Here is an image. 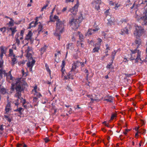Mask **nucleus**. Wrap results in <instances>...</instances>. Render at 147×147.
I'll return each instance as SVG.
<instances>
[{"label": "nucleus", "instance_id": "35", "mask_svg": "<svg viewBox=\"0 0 147 147\" xmlns=\"http://www.w3.org/2000/svg\"><path fill=\"white\" fill-rule=\"evenodd\" d=\"M6 28L5 27H3L0 28V31L2 32L3 34L6 31Z\"/></svg>", "mask_w": 147, "mask_h": 147}, {"label": "nucleus", "instance_id": "47", "mask_svg": "<svg viewBox=\"0 0 147 147\" xmlns=\"http://www.w3.org/2000/svg\"><path fill=\"white\" fill-rule=\"evenodd\" d=\"M100 29V28L98 26H96L95 27V28L94 29H93V30L94 31V32H96L98 31Z\"/></svg>", "mask_w": 147, "mask_h": 147}, {"label": "nucleus", "instance_id": "54", "mask_svg": "<svg viewBox=\"0 0 147 147\" xmlns=\"http://www.w3.org/2000/svg\"><path fill=\"white\" fill-rule=\"evenodd\" d=\"M61 33H59L58 34H56V32H55V36H58V37H57V39L59 40L60 39V34H61Z\"/></svg>", "mask_w": 147, "mask_h": 147}, {"label": "nucleus", "instance_id": "20", "mask_svg": "<svg viewBox=\"0 0 147 147\" xmlns=\"http://www.w3.org/2000/svg\"><path fill=\"white\" fill-rule=\"evenodd\" d=\"M6 92L5 89L3 88L1 85H0V94H5Z\"/></svg>", "mask_w": 147, "mask_h": 147}, {"label": "nucleus", "instance_id": "23", "mask_svg": "<svg viewBox=\"0 0 147 147\" xmlns=\"http://www.w3.org/2000/svg\"><path fill=\"white\" fill-rule=\"evenodd\" d=\"M47 47L46 45H45L41 48L40 50V51L41 52V54H42L45 51Z\"/></svg>", "mask_w": 147, "mask_h": 147}, {"label": "nucleus", "instance_id": "25", "mask_svg": "<svg viewBox=\"0 0 147 147\" xmlns=\"http://www.w3.org/2000/svg\"><path fill=\"white\" fill-rule=\"evenodd\" d=\"M10 21L9 22L8 24L9 26H13L14 24V20L12 18H10Z\"/></svg>", "mask_w": 147, "mask_h": 147}, {"label": "nucleus", "instance_id": "11", "mask_svg": "<svg viewBox=\"0 0 147 147\" xmlns=\"http://www.w3.org/2000/svg\"><path fill=\"white\" fill-rule=\"evenodd\" d=\"M77 46L78 47H81V48H84V40L82 39L81 41H78Z\"/></svg>", "mask_w": 147, "mask_h": 147}, {"label": "nucleus", "instance_id": "12", "mask_svg": "<svg viewBox=\"0 0 147 147\" xmlns=\"http://www.w3.org/2000/svg\"><path fill=\"white\" fill-rule=\"evenodd\" d=\"M71 71H70L69 72L68 74H67V76L66 75L64 76L62 78L64 80H66L68 79H73V78L72 76L71 75Z\"/></svg>", "mask_w": 147, "mask_h": 147}, {"label": "nucleus", "instance_id": "29", "mask_svg": "<svg viewBox=\"0 0 147 147\" xmlns=\"http://www.w3.org/2000/svg\"><path fill=\"white\" fill-rule=\"evenodd\" d=\"M7 76V80L8 79H10L11 80H13V78L12 77L11 74H6Z\"/></svg>", "mask_w": 147, "mask_h": 147}, {"label": "nucleus", "instance_id": "33", "mask_svg": "<svg viewBox=\"0 0 147 147\" xmlns=\"http://www.w3.org/2000/svg\"><path fill=\"white\" fill-rule=\"evenodd\" d=\"M100 48V46L96 47L93 50V52L94 53L98 52Z\"/></svg>", "mask_w": 147, "mask_h": 147}, {"label": "nucleus", "instance_id": "55", "mask_svg": "<svg viewBox=\"0 0 147 147\" xmlns=\"http://www.w3.org/2000/svg\"><path fill=\"white\" fill-rule=\"evenodd\" d=\"M21 21L18 20L14 22V24L18 25L20 24L21 23Z\"/></svg>", "mask_w": 147, "mask_h": 147}, {"label": "nucleus", "instance_id": "27", "mask_svg": "<svg viewBox=\"0 0 147 147\" xmlns=\"http://www.w3.org/2000/svg\"><path fill=\"white\" fill-rule=\"evenodd\" d=\"M42 26L41 25H39L38 27L37 30L38 34H40L41 32H42Z\"/></svg>", "mask_w": 147, "mask_h": 147}, {"label": "nucleus", "instance_id": "9", "mask_svg": "<svg viewBox=\"0 0 147 147\" xmlns=\"http://www.w3.org/2000/svg\"><path fill=\"white\" fill-rule=\"evenodd\" d=\"M101 2V0H94L92 3V7L96 10H98L100 9Z\"/></svg>", "mask_w": 147, "mask_h": 147}, {"label": "nucleus", "instance_id": "61", "mask_svg": "<svg viewBox=\"0 0 147 147\" xmlns=\"http://www.w3.org/2000/svg\"><path fill=\"white\" fill-rule=\"evenodd\" d=\"M129 131V129H125V131L124 132V134L126 135L127 134V132Z\"/></svg>", "mask_w": 147, "mask_h": 147}, {"label": "nucleus", "instance_id": "18", "mask_svg": "<svg viewBox=\"0 0 147 147\" xmlns=\"http://www.w3.org/2000/svg\"><path fill=\"white\" fill-rule=\"evenodd\" d=\"M38 24L37 23V21H36V22L33 21L29 25V27L28 28L30 29L31 28L33 27H35Z\"/></svg>", "mask_w": 147, "mask_h": 147}, {"label": "nucleus", "instance_id": "32", "mask_svg": "<svg viewBox=\"0 0 147 147\" xmlns=\"http://www.w3.org/2000/svg\"><path fill=\"white\" fill-rule=\"evenodd\" d=\"M77 36L79 37L80 41L82 40V39L83 40V35L82 34H80V32H78Z\"/></svg>", "mask_w": 147, "mask_h": 147}, {"label": "nucleus", "instance_id": "37", "mask_svg": "<svg viewBox=\"0 0 147 147\" xmlns=\"http://www.w3.org/2000/svg\"><path fill=\"white\" fill-rule=\"evenodd\" d=\"M117 53V51H114L113 52H112L111 56L112 58V59L113 60L115 58V57L116 55V54Z\"/></svg>", "mask_w": 147, "mask_h": 147}, {"label": "nucleus", "instance_id": "44", "mask_svg": "<svg viewBox=\"0 0 147 147\" xmlns=\"http://www.w3.org/2000/svg\"><path fill=\"white\" fill-rule=\"evenodd\" d=\"M3 59L0 60V68H2L3 66Z\"/></svg>", "mask_w": 147, "mask_h": 147}, {"label": "nucleus", "instance_id": "17", "mask_svg": "<svg viewBox=\"0 0 147 147\" xmlns=\"http://www.w3.org/2000/svg\"><path fill=\"white\" fill-rule=\"evenodd\" d=\"M136 39L135 41V43L137 45V48H138L141 44V40L140 39L138 38Z\"/></svg>", "mask_w": 147, "mask_h": 147}, {"label": "nucleus", "instance_id": "36", "mask_svg": "<svg viewBox=\"0 0 147 147\" xmlns=\"http://www.w3.org/2000/svg\"><path fill=\"white\" fill-rule=\"evenodd\" d=\"M94 33V31L93 29H90L88 30V31L87 32L88 34L91 35Z\"/></svg>", "mask_w": 147, "mask_h": 147}, {"label": "nucleus", "instance_id": "19", "mask_svg": "<svg viewBox=\"0 0 147 147\" xmlns=\"http://www.w3.org/2000/svg\"><path fill=\"white\" fill-rule=\"evenodd\" d=\"M106 97L108 98L105 99L104 100L111 102H113V100L114 99V98L113 97H112L111 96H107Z\"/></svg>", "mask_w": 147, "mask_h": 147}, {"label": "nucleus", "instance_id": "50", "mask_svg": "<svg viewBox=\"0 0 147 147\" xmlns=\"http://www.w3.org/2000/svg\"><path fill=\"white\" fill-rule=\"evenodd\" d=\"M109 10L108 9L107 10L105 11V16H107L109 15Z\"/></svg>", "mask_w": 147, "mask_h": 147}, {"label": "nucleus", "instance_id": "59", "mask_svg": "<svg viewBox=\"0 0 147 147\" xmlns=\"http://www.w3.org/2000/svg\"><path fill=\"white\" fill-rule=\"evenodd\" d=\"M4 54L1 53L0 55V57L1 58V59H3V55Z\"/></svg>", "mask_w": 147, "mask_h": 147}, {"label": "nucleus", "instance_id": "2", "mask_svg": "<svg viewBox=\"0 0 147 147\" xmlns=\"http://www.w3.org/2000/svg\"><path fill=\"white\" fill-rule=\"evenodd\" d=\"M22 51H24L26 54V57L29 60L28 62L26 63L27 66L29 68L30 71L32 72V68L34 66L35 61L32 57L31 53H32V49L31 47L25 45L22 49Z\"/></svg>", "mask_w": 147, "mask_h": 147}, {"label": "nucleus", "instance_id": "22", "mask_svg": "<svg viewBox=\"0 0 147 147\" xmlns=\"http://www.w3.org/2000/svg\"><path fill=\"white\" fill-rule=\"evenodd\" d=\"M16 26H14L13 27H11L9 28V30H10L12 32V34L13 35L17 31L16 30Z\"/></svg>", "mask_w": 147, "mask_h": 147}, {"label": "nucleus", "instance_id": "7", "mask_svg": "<svg viewBox=\"0 0 147 147\" xmlns=\"http://www.w3.org/2000/svg\"><path fill=\"white\" fill-rule=\"evenodd\" d=\"M32 93L34 94V96L33 99L34 102H36L38 98L40 97L41 96V94L38 92L37 87L36 86H35L34 88V89L32 91Z\"/></svg>", "mask_w": 147, "mask_h": 147}, {"label": "nucleus", "instance_id": "30", "mask_svg": "<svg viewBox=\"0 0 147 147\" xmlns=\"http://www.w3.org/2000/svg\"><path fill=\"white\" fill-rule=\"evenodd\" d=\"M144 15L140 17V16L137 14V12H136V14L135 15L134 17L138 20H141L142 21V20H141L140 18L141 17H142Z\"/></svg>", "mask_w": 147, "mask_h": 147}, {"label": "nucleus", "instance_id": "13", "mask_svg": "<svg viewBox=\"0 0 147 147\" xmlns=\"http://www.w3.org/2000/svg\"><path fill=\"white\" fill-rule=\"evenodd\" d=\"M32 33L31 31H29L26 35V37L25 38V40L28 41L30 40L31 39L32 36Z\"/></svg>", "mask_w": 147, "mask_h": 147}, {"label": "nucleus", "instance_id": "28", "mask_svg": "<svg viewBox=\"0 0 147 147\" xmlns=\"http://www.w3.org/2000/svg\"><path fill=\"white\" fill-rule=\"evenodd\" d=\"M6 74L5 73V71L3 69H0V76H1L3 75H6Z\"/></svg>", "mask_w": 147, "mask_h": 147}, {"label": "nucleus", "instance_id": "62", "mask_svg": "<svg viewBox=\"0 0 147 147\" xmlns=\"http://www.w3.org/2000/svg\"><path fill=\"white\" fill-rule=\"evenodd\" d=\"M16 42H17L18 44H19L20 42V41L19 39L18 38V37L16 38Z\"/></svg>", "mask_w": 147, "mask_h": 147}, {"label": "nucleus", "instance_id": "56", "mask_svg": "<svg viewBox=\"0 0 147 147\" xmlns=\"http://www.w3.org/2000/svg\"><path fill=\"white\" fill-rule=\"evenodd\" d=\"M47 71L49 73V75L50 76H51V71L50 69H49V68H46Z\"/></svg>", "mask_w": 147, "mask_h": 147}, {"label": "nucleus", "instance_id": "8", "mask_svg": "<svg viewBox=\"0 0 147 147\" xmlns=\"http://www.w3.org/2000/svg\"><path fill=\"white\" fill-rule=\"evenodd\" d=\"M79 2L78 0H77L76 3L72 8H70L69 11L71 12V14L75 16L77 13L78 11V7L79 5Z\"/></svg>", "mask_w": 147, "mask_h": 147}, {"label": "nucleus", "instance_id": "40", "mask_svg": "<svg viewBox=\"0 0 147 147\" xmlns=\"http://www.w3.org/2000/svg\"><path fill=\"white\" fill-rule=\"evenodd\" d=\"M106 51L105 53H107L108 52L109 50H110V47L108 45H106Z\"/></svg>", "mask_w": 147, "mask_h": 147}, {"label": "nucleus", "instance_id": "38", "mask_svg": "<svg viewBox=\"0 0 147 147\" xmlns=\"http://www.w3.org/2000/svg\"><path fill=\"white\" fill-rule=\"evenodd\" d=\"M65 62L63 60L62 61V64L61 66V69H62L63 70V69H65L64 68L65 66Z\"/></svg>", "mask_w": 147, "mask_h": 147}, {"label": "nucleus", "instance_id": "5", "mask_svg": "<svg viewBox=\"0 0 147 147\" xmlns=\"http://www.w3.org/2000/svg\"><path fill=\"white\" fill-rule=\"evenodd\" d=\"M64 21H61L59 20L57 21L56 34H58L59 33H62L64 31Z\"/></svg>", "mask_w": 147, "mask_h": 147}, {"label": "nucleus", "instance_id": "34", "mask_svg": "<svg viewBox=\"0 0 147 147\" xmlns=\"http://www.w3.org/2000/svg\"><path fill=\"white\" fill-rule=\"evenodd\" d=\"M138 131L139 132V133L140 134H145V131L142 128L139 129Z\"/></svg>", "mask_w": 147, "mask_h": 147}, {"label": "nucleus", "instance_id": "26", "mask_svg": "<svg viewBox=\"0 0 147 147\" xmlns=\"http://www.w3.org/2000/svg\"><path fill=\"white\" fill-rule=\"evenodd\" d=\"M12 59V63L11 65L12 66H13L16 63H17L16 59L14 57H11Z\"/></svg>", "mask_w": 147, "mask_h": 147}, {"label": "nucleus", "instance_id": "58", "mask_svg": "<svg viewBox=\"0 0 147 147\" xmlns=\"http://www.w3.org/2000/svg\"><path fill=\"white\" fill-rule=\"evenodd\" d=\"M54 18L55 20H57L56 21L58 20H60V19H59V17L56 15L54 16Z\"/></svg>", "mask_w": 147, "mask_h": 147}, {"label": "nucleus", "instance_id": "46", "mask_svg": "<svg viewBox=\"0 0 147 147\" xmlns=\"http://www.w3.org/2000/svg\"><path fill=\"white\" fill-rule=\"evenodd\" d=\"M120 5L118 3H117L115 4V7H114V9H117V8L120 7Z\"/></svg>", "mask_w": 147, "mask_h": 147}, {"label": "nucleus", "instance_id": "43", "mask_svg": "<svg viewBox=\"0 0 147 147\" xmlns=\"http://www.w3.org/2000/svg\"><path fill=\"white\" fill-rule=\"evenodd\" d=\"M5 118L8 121L10 122L11 121V120L10 117L6 115H5Z\"/></svg>", "mask_w": 147, "mask_h": 147}, {"label": "nucleus", "instance_id": "57", "mask_svg": "<svg viewBox=\"0 0 147 147\" xmlns=\"http://www.w3.org/2000/svg\"><path fill=\"white\" fill-rule=\"evenodd\" d=\"M109 4L110 5H114V3L112 1H109Z\"/></svg>", "mask_w": 147, "mask_h": 147}, {"label": "nucleus", "instance_id": "52", "mask_svg": "<svg viewBox=\"0 0 147 147\" xmlns=\"http://www.w3.org/2000/svg\"><path fill=\"white\" fill-rule=\"evenodd\" d=\"M74 1V0H66L65 3H67L69 2H73Z\"/></svg>", "mask_w": 147, "mask_h": 147}, {"label": "nucleus", "instance_id": "15", "mask_svg": "<svg viewBox=\"0 0 147 147\" xmlns=\"http://www.w3.org/2000/svg\"><path fill=\"white\" fill-rule=\"evenodd\" d=\"M128 33V29L126 28L122 29L120 32V34L121 35L127 34Z\"/></svg>", "mask_w": 147, "mask_h": 147}, {"label": "nucleus", "instance_id": "60", "mask_svg": "<svg viewBox=\"0 0 147 147\" xmlns=\"http://www.w3.org/2000/svg\"><path fill=\"white\" fill-rule=\"evenodd\" d=\"M67 9V7H64L63 9L62 10V12H64L65 11H66Z\"/></svg>", "mask_w": 147, "mask_h": 147}, {"label": "nucleus", "instance_id": "41", "mask_svg": "<svg viewBox=\"0 0 147 147\" xmlns=\"http://www.w3.org/2000/svg\"><path fill=\"white\" fill-rule=\"evenodd\" d=\"M97 40L98 41V43L97 44V45L100 46V43L102 42V40L99 38H98Z\"/></svg>", "mask_w": 147, "mask_h": 147}, {"label": "nucleus", "instance_id": "4", "mask_svg": "<svg viewBox=\"0 0 147 147\" xmlns=\"http://www.w3.org/2000/svg\"><path fill=\"white\" fill-rule=\"evenodd\" d=\"M131 51L129 59L131 61L135 60V63L141 61V51L137 49L134 50H130Z\"/></svg>", "mask_w": 147, "mask_h": 147}, {"label": "nucleus", "instance_id": "31", "mask_svg": "<svg viewBox=\"0 0 147 147\" xmlns=\"http://www.w3.org/2000/svg\"><path fill=\"white\" fill-rule=\"evenodd\" d=\"M108 24L110 26H112L114 24L113 21L111 19H109L108 20Z\"/></svg>", "mask_w": 147, "mask_h": 147}, {"label": "nucleus", "instance_id": "51", "mask_svg": "<svg viewBox=\"0 0 147 147\" xmlns=\"http://www.w3.org/2000/svg\"><path fill=\"white\" fill-rule=\"evenodd\" d=\"M48 4H47L46 5L44 6L42 8V9H41V11H43L44 9H46V8L47 7H48Z\"/></svg>", "mask_w": 147, "mask_h": 147}, {"label": "nucleus", "instance_id": "45", "mask_svg": "<svg viewBox=\"0 0 147 147\" xmlns=\"http://www.w3.org/2000/svg\"><path fill=\"white\" fill-rule=\"evenodd\" d=\"M139 129V127H138L137 128L135 129L136 131H137V133L136 134L135 136L136 137L137 136L139 133V132L138 131V129Z\"/></svg>", "mask_w": 147, "mask_h": 147}, {"label": "nucleus", "instance_id": "10", "mask_svg": "<svg viewBox=\"0 0 147 147\" xmlns=\"http://www.w3.org/2000/svg\"><path fill=\"white\" fill-rule=\"evenodd\" d=\"M81 64L80 62L77 61L74 62L72 66L71 71H74L77 67H79Z\"/></svg>", "mask_w": 147, "mask_h": 147}, {"label": "nucleus", "instance_id": "24", "mask_svg": "<svg viewBox=\"0 0 147 147\" xmlns=\"http://www.w3.org/2000/svg\"><path fill=\"white\" fill-rule=\"evenodd\" d=\"M9 56L11 57H15V55L13 54V50L11 49H9Z\"/></svg>", "mask_w": 147, "mask_h": 147}, {"label": "nucleus", "instance_id": "63", "mask_svg": "<svg viewBox=\"0 0 147 147\" xmlns=\"http://www.w3.org/2000/svg\"><path fill=\"white\" fill-rule=\"evenodd\" d=\"M45 142L47 143L49 141V140L47 138H46L45 139Z\"/></svg>", "mask_w": 147, "mask_h": 147}, {"label": "nucleus", "instance_id": "3", "mask_svg": "<svg viewBox=\"0 0 147 147\" xmlns=\"http://www.w3.org/2000/svg\"><path fill=\"white\" fill-rule=\"evenodd\" d=\"M83 19L82 14L80 13L79 16H75L69 20V24L71 28L76 30L79 26V23L81 22Z\"/></svg>", "mask_w": 147, "mask_h": 147}, {"label": "nucleus", "instance_id": "1", "mask_svg": "<svg viewBox=\"0 0 147 147\" xmlns=\"http://www.w3.org/2000/svg\"><path fill=\"white\" fill-rule=\"evenodd\" d=\"M16 90L17 91V93H16L15 96L18 98L16 101L15 103L16 105L18 106L19 105L18 100L19 99H20L21 100V102L23 104V106L25 108H26L24 105L26 103V100L25 99L23 98L20 99L21 97V92L23 90L24 88H26L28 86L27 83L25 81V80L23 78H18L16 80Z\"/></svg>", "mask_w": 147, "mask_h": 147}, {"label": "nucleus", "instance_id": "39", "mask_svg": "<svg viewBox=\"0 0 147 147\" xmlns=\"http://www.w3.org/2000/svg\"><path fill=\"white\" fill-rule=\"evenodd\" d=\"M61 71L62 72V77L63 78L64 76L65 75V74L66 73V72H65V69H63V70L62 69H61Z\"/></svg>", "mask_w": 147, "mask_h": 147}, {"label": "nucleus", "instance_id": "53", "mask_svg": "<svg viewBox=\"0 0 147 147\" xmlns=\"http://www.w3.org/2000/svg\"><path fill=\"white\" fill-rule=\"evenodd\" d=\"M116 116V115L115 114H113L111 117V119L113 120V119Z\"/></svg>", "mask_w": 147, "mask_h": 147}, {"label": "nucleus", "instance_id": "21", "mask_svg": "<svg viewBox=\"0 0 147 147\" xmlns=\"http://www.w3.org/2000/svg\"><path fill=\"white\" fill-rule=\"evenodd\" d=\"M67 49H70L71 50H73L74 49V45L72 43H70L67 45L66 47Z\"/></svg>", "mask_w": 147, "mask_h": 147}, {"label": "nucleus", "instance_id": "64", "mask_svg": "<svg viewBox=\"0 0 147 147\" xmlns=\"http://www.w3.org/2000/svg\"><path fill=\"white\" fill-rule=\"evenodd\" d=\"M66 89L69 91H72L71 89L68 86H67V87L66 88Z\"/></svg>", "mask_w": 147, "mask_h": 147}, {"label": "nucleus", "instance_id": "6", "mask_svg": "<svg viewBox=\"0 0 147 147\" xmlns=\"http://www.w3.org/2000/svg\"><path fill=\"white\" fill-rule=\"evenodd\" d=\"M135 30L134 32V34L136 38L140 37L144 32V28L141 26L136 25L135 26Z\"/></svg>", "mask_w": 147, "mask_h": 147}, {"label": "nucleus", "instance_id": "16", "mask_svg": "<svg viewBox=\"0 0 147 147\" xmlns=\"http://www.w3.org/2000/svg\"><path fill=\"white\" fill-rule=\"evenodd\" d=\"M11 110V103L10 102H8L5 107V111L6 113H8Z\"/></svg>", "mask_w": 147, "mask_h": 147}, {"label": "nucleus", "instance_id": "49", "mask_svg": "<svg viewBox=\"0 0 147 147\" xmlns=\"http://www.w3.org/2000/svg\"><path fill=\"white\" fill-rule=\"evenodd\" d=\"M22 73L23 76H26L27 75V74L24 72V71L23 69H22Z\"/></svg>", "mask_w": 147, "mask_h": 147}, {"label": "nucleus", "instance_id": "14", "mask_svg": "<svg viewBox=\"0 0 147 147\" xmlns=\"http://www.w3.org/2000/svg\"><path fill=\"white\" fill-rule=\"evenodd\" d=\"M7 48L4 46H1L0 47L1 53L5 54L7 50Z\"/></svg>", "mask_w": 147, "mask_h": 147}, {"label": "nucleus", "instance_id": "42", "mask_svg": "<svg viewBox=\"0 0 147 147\" xmlns=\"http://www.w3.org/2000/svg\"><path fill=\"white\" fill-rule=\"evenodd\" d=\"M25 31V29L24 28H23L21 30L20 32V36H23Z\"/></svg>", "mask_w": 147, "mask_h": 147}, {"label": "nucleus", "instance_id": "48", "mask_svg": "<svg viewBox=\"0 0 147 147\" xmlns=\"http://www.w3.org/2000/svg\"><path fill=\"white\" fill-rule=\"evenodd\" d=\"M22 109L23 108H22L20 107L15 110V111H19V112L20 113L21 111H22Z\"/></svg>", "mask_w": 147, "mask_h": 147}]
</instances>
